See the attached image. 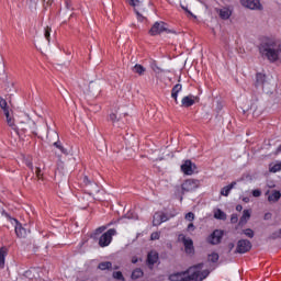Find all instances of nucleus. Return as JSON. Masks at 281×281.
<instances>
[{"instance_id": "nucleus-48", "label": "nucleus", "mask_w": 281, "mask_h": 281, "mask_svg": "<svg viewBox=\"0 0 281 281\" xmlns=\"http://www.w3.org/2000/svg\"><path fill=\"white\" fill-rule=\"evenodd\" d=\"M138 261H139V259H137V257H133L132 258V263L133 265H137Z\"/></svg>"}, {"instance_id": "nucleus-43", "label": "nucleus", "mask_w": 281, "mask_h": 281, "mask_svg": "<svg viewBox=\"0 0 281 281\" xmlns=\"http://www.w3.org/2000/svg\"><path fill=\"white\" fill-rule=\"evenodd\" d=\"M35 173H36L37 179H43V173H41V168L37 167L35 170Z\"/></svg>"}, {"instance_id": "nucleus-15", "label": "nucleus", "mask_w": 281, "mask_h": 281, "mask_svg": "<svg viewBox=\"0 0 281 281\" xmlns=\"http://www.w3.org/2000/svg\"><path fill=\"white\" fill-rule=\"evenodd\" d=\"M83 183L85 186H90L88 194H93V192H100V190L98 189V184L95 182H91V180H89V177H83Z\"/></svg>"}, {"instance_id": "nucleus-29", "label": "nucleus", "mask_w": 281, "mask_h": 281, "mask_svg": "<svg viewBox=\"0 0 281 281\" xmlns=\"http://www.w3.org/2000/svg\"><path fill=\"white\" fill-rule=\"evenodd\" d=\"M109 120L113 124H115V122H120V117H117V111L110 113Z\"/></svg>"}, {"instance_id": "nucleus-53", "label": "nucleus", "mask_w": 281, "mask_h": 281, "mask_svg": "<svg viewBox=\"0 0 281 281\" xmlns=\"http://www.w3.org/2000/svg\"><path fill=\"white\" fill-rule=\"evenodd\" d=\"M104 229H106V227H99L97 232H104Z\"/></svg>"}, {"instance_id": "nucleus-34", "label": "nucleus", "mask_w": 281, "mask_h": 281, "mask_svg": "<svg viewBox=\"0 0 281 281\" xmlns=\"http://www.w3.org/2000/svg\"><path fill=\"white\" fill-rule=\"evenodd\" d=\"M210 262H218V254L213 252L209 256Z\"/></svg>"}, {"instance_id": "nucleus-14", "label": "nucleus", "mask_w": 281, "mask_h": 281, "mask_svg": "<svg viewBox=\"0 0 281 281\" xmlns=\"http://www.w3.org/2000/svg\"><path fill=\"white\" fill-rule=\"evenodd\" d=\"M266 195H268L269 203H278L281 198V193L278 190L268 191Z\"/></svg>"}, {"instance_id": "nucleus-37", "label": "nucleus", "mask_w": 281, "mask_h": 281, "mask_svg": "<svg viewBox=\"0 0 281 281\" xmlns=\"http://www.w3.org/2000/svg\"><path fill=\"white\" fill-rule=\"evenodd\" d=\"M130 5H133V8H137L142 2L139 0H127Z\"/></svg>"}, {"instance_id": "nucleus-27", "label": "nucleus", "mask_w": 281, "mask_h": 281, "mask_svg": "<svg viewBox=\"0 0 281 281\" xmlns=\"http://www.w3.org/2000/svg\"><path fill=\"white\" fill-rule=\"evenodd\" d=\"M161 212H157V213H155L154 214V220H153V225L154 226H156L157 227V225H161V221H162V218H161Z\"/></svg>"}, {"instance_id": "nucleus-11", "label": "nucleus", "mask_w": 281, "mask_h": 281, "mask_svg": "<svg viewBox=\"0 0 281 281\" xmlns=\"http://www.w3.org/2000/svg\"><path fill=\"white\" fill-rule=\"evenodd\" d=\"M15 223V234L18 236V238H25L27 236V228L23 227V225H21V223H19V221L13 220Z\"/></svg>"}, {"instance_id": "nucleus-42", "label": "nucleus", "mask_w": 281, "mask_h": 281, "mask_svg": "<svg viewBox=\"0 0 281 281\" xmlns=\"http://www.w3.org/2000/svg\"><path fill=\"white\" fill-rule=\"evenodd\" d=\"M43 3H44V8H49V5L54 3V0H43Z\"/></svg>"}, {"instance_id": "nucleus-41", "label": "nucleus", "mask_w": 281, "mask_h": 281, "mask_svg": "<svg viewBox=\"0 0 281 281\" xmlns=\"http://www.w3.org/2000/svg\"><path fill=\"white\" fill-rule=\"evenodd\" d=\"M231 223H233V224L238 223V215H237V214H232V216H231Z\"/></svg>"}, {"instance_id": "nucleus-25", "label": "nucleus", "mask_w": 281, "mask_h": 281, "mask_svg": "<svg viewBox=\"0 0 281 281\" xmlns=\"http://www.w3.org/2000/svg\"><path fill=\"white\" fill-rule=\"evenodd\" d=\"M133 71L134 74H138V76H144V74H146V68H144V66L136 64L133 67Z\"/></svg>"}, {"instance_id": "nucleus-9", "label": "nucleus", "mask_w": 281, "mask_h": 281, "mask_svg": "<svg viewBox=\"0 0 281 281\" xmlns=\"http://www.w3.org/2000/svg\"><path fill=\"white\" fill-rule=\"evenodd\" d=\"M158 261H159V254L157 251L151 250L150 252H148L146 262L149 269H153V267H155V265H157Z\"/></svg>"}, {"instance_id": "nucleus-7", "label": "nucleus", "mask_w": 281, "mask_h": 281, "mask_svg": "<svg viewBox=\"0 0 281 281\" xmlns=\"http://www.w3.org/2000/svg\"><path fill=\"white\" fill-rule=\"evenodd\" d=\"M196 188H199V180L188 179L182 183L183 192H193Z\"/></svg>"}, {"instance_id": "nucleus-40", "label": "nucleus", "mask_w": 281, "mask_h": 281, "mask_svg": "<svg viewBox=\"0 0 281 281\" xmlns=\"http://www.w3.org/2000/svg\"><path fill=\"white\" fill-rule=\"evenodd\" d=\"M160 234L158 232L151 233L150 240H159Z\"/></svg>"}, {"instance_id": "nucleus-50", "label": "nucleus", "mask_w": 281, "mask_h": 281, "mask_svg": "<svg viewBox=\"0 0 281 281\" xmlns=\"http://www.w3.org/2000/svg\"><path fill=\"white\" fill-rule=\"evenodd\" d=\"M236 211H237V212H243V205L238 204V205L236 206Z\"/></svg>"}, {"instance_id": "nucleus-57", "label": "nucleus", "mask_w": 281, "mask_h": 281, "mask_svg": "<svg viewBox=\"0 0 281 281\" xmlns=\"http://www.w3.org/2000/svg\"><path fill=\"white\" fill-rule=\"evenodd\" d=\"M21 131H25V127H21Z\"/></svg>"}, {"instance_id": "nucleus-26", "label": "nucleus", "mask_w": 281, "mask_h": 281, "mask_svg": "<svg viewBox=\"0 0 281 281\" xmlns=\"http://www.w3.org/2000/svg\"><path fill=\"white\" fill-rule=\"evenodd\" d=\"M139 278H144V271L139 268H136L132 272V280H139Z\"/></svg>"}, {"instance_id": "nucleus-1", "label": "nucleus", "mask_w": 281, "mask_h": 281, "mask_svg": "<svg viewBox=\"0 0 281 281\" xmlns=\"http://www.w3.org/2000/svg\"><path fill=\"white\" fill-rule=\"evenodd\" d=\"M203 263H199L198 266H193L189 268L184 272H179L172 274L170 280L172 281H204L207 276H210L209 270H202Z\"/></svg>"}, {"instance_id": "nucleus-51", "label": "nucleus", "mask_w": 281, "mask_h": 281, "mask_svg": "<svg viewBox=\"0 0 281 281\" xmlns=\"http://www.w3.org/2000/svg\"><path fill=\"white\" fill-rule=\"evenodd\" d=\"M182 10H186L188 12V14H190L192 16V12H190L186 7L181 5Z\"/></svg>"}, {"instance_id": "nucleus-19", "label": "nucleus", "mask_w": 281, "mask_h": 281, "mask_svg": "<svg viewBox=\"0 0 281 281\" xmlns=\"http://www.w3.org/2000/svg\"><path fill=\"white\" fill-rule=\"evenodd\" d=\"M265 82H267V76H265L262 72H258L256 75V82L255 86L257 87H265Z\"/></svg>"}, {"instance_id": "nucleus-46", "label": "nucleus", "mask_w": 281, "mask_h": 281, "mask_svg": "<svg viewBox=\"0 0 281 281\" xmlns=\"http://www.w3.org/2000/svg\"><path fill=\"white\" fill-rule=\"evenodd\" d=\"M161 223H166L168 221V216L165 213H161Z\"/></svg>"}, {"instance_id": "nucleus-12", "label": "nucleus", "mask_w": 281, "mask_h": 281, "mask_svg": "<svg viewBox=\"0 0 281 281\" xmlns=\"http://www.w3.org/2000/svg\"><path fill=\"white\" fill-rule=\"evenodd\" d=\"M223 238V232L222 231H214L213 234L207 238V241L211 245H218Z\"/></svg>"}, {"instance_id": "nucleus-36", "label": "nucleus", "mask_w": 281, "mask_h": 281, "mask_svg": "<svg viewBox=\"0 0 281 281\" xmlns=\"http://www.w3.org/2000/svg\"><path fill=\"white\" fill-rule=\"evenodd\" d=\"M281 164H277L270 168V172H280Z\"/></svg>"}, {"instance_id": "nucleus-17", "label": "nucleus", "mask_w": 281, "mask_h": 281, "mask_svg": "<svg viewBox=\"0 0 281 281\" xmlns=\"http://www.w3.org/2000/svg\"><path fill=\"white\" fill-rule=\"evenodd\" d=\"M50 135L52 137H54V139H57V142L53 143V146L57 147L58 150H60V153H63L64 155H67V149L63 147V145L60 144V140H58V133L53 132Z\"/></svg>"}, {"instance_id": "nucleus-23", "label": "nucleus", "mask_w": 281, "mask_h": 281, "mask_svg": "<svg viewBox=\"0 0 281 281\" xmlns=\"http://www.w3.org/2000/svg\"><path fill=\"white\" fill-rule=\"evenodd\" d=\"M214 218H217V221H227V214H225L221 209H217L214 212Z\"/></svg>"}, {"instance_id": "nucleus-30", "label": "nucleus", "mask_w": 281, "mask_h": 281, "mask_svg": "<svg viewBox=\"0 0 281 281\" xmlns=\"http://www.w3.org/2000/svg\"><path fill=\"white\" fill-rule=\"evenodd\" d=\"M112 278H114V280L125 281L124 274H122V271H115V272H113V273H112Z\"/></svg>"}, {"instance_id": "nucleus-32", "label": "nucleus", "mask_w": 281, "mask_h": 281, "mask_svg": "<svg viewBox=\"0 0 281 281\" xmlns=\"http://www.w3.org/2000/svg\"><path fill=\"white\" fill-rule=\"evenodd\" d=\"M243 234H245V236H247L248 238H254V236H255L254 229H251V228L244 229Z\"/></svg>"}, {"instance_id": "nucleus-13", "label": "nucleus", "mask_w": 281, "mask_h": 281, "mask_svg": "<svg viewBox=\"0 0 281 281\" xmlns=\"http://www.w3.org/2000/svg\"><path fill=\"white\" fill-rule=\"evenodd\" d=\"M196 100H199V98H196V97H194L192 94H189V95L182 98L181 104H182V106L188 109V108L194 105L196 103Z\"/></svg>"}, {"instance_id": "nucleus-31", "label": "nucleus", "mask_w": 281, "mask_h": 281, "mask_svg": "<svg viewBox=\"0 0 281 281\" xmlns=\"http://www.w3.org/2000/svg\"><path fill=\"white\" fill-rule=\"evenodd\" d=\"M50 35H52V27L46 26L45 30H44V36H45L48 44H49Z\"/></svg>"}, {"instance_id": "nucleus-54", "label": "nucleus", "mask_w": 281, "mask_h": 281, "mask_svg": "<svg viewBox=\"0 0 281 281\" xmlns=\"http://www.w3.org/2000/svg\"><path fill=\"white\" fill-rule=\"evenodd\" d=\"M244 203H249V198H243Z\"/></svg>"}, {"instance_id": "nucleus-56", "label": "nucleus", "mask_w": 281, "mask_h": 281, "mask_svg": "<svg viewBox=\"0 0 281 281\" xmlns=\"http://www.w3.org/2000/svg\"><path fill=\"white\" fill-rule=\"evenodd\" d=\"M113 269L117 270V269H120V266H114V268H113Z\"/></svg>"}, {"instance_id": "nucleus-5", "label": "nucleus", "mask_w": 281, "mask_h": 281, "mask_svg": "<svg viewBox=\"0 0 281 281\" xmlns=\"http://www.w3.org/2000/svg\"><path fill=\"white\" fill-rule=\"evenodd\" d=\"M162 32H170L165 22H156L149 30L150 36H157L158 34H162Z\"/></svg>"}, {"instance_id": "nucleus-47", "label": "nucleus", "mask_w": 281, "mask_h": 281, "mask_svg": "<svg viewBox=\"0 0 281 281\" xmlns=\"http://www.w3.org/2000/svg\"><path fill=\"white\" fill-rule=\"evenodd\" d=\"M26 166H27L31 170H34V166L32 165V161H26Z\"/></svg>"}, {"instance_id": "nucleus-52", "label": "nucleus", "mask_w": 281, "mask_h": 281, "mask_svg": "<svg viewBox=\"0 0 281 281\" xmlns=\"http://www.w3.org/2000/svg\"><path fill=\"white\" fill-rule=\"evenodd\" d=\"M228 249H229V251H232V249H234V243L228 244Z\"/></svg>"}, {"instance_id": "nucleus-3", "label": "nucleus", "mask_w": 281, "mask_h": 281, "mask_svg": "<svg viewBox=\"0 0 281 281\" xmlns=\"http://www.w3.org/2000/svg\"><path fill=\"white\" fill-rule=\"evenodd\" d=\"M178 240L179 243L183 244L186 254H189V255L194 254V241H192V238L187 237L183 234H180L178 236Z\"/></svg>"}, {"instance_id": "nucleus-38", "label": "nucleus", "mask_w": 281, "mask_h": 281, "mask_svg": "<svg viewBox=\"0 0 281 281\" xmlns=\"http://www.w3.org/2000/svg\"><path fill=\"white\" fill-rule=\"evenodd\" d=\"M184 218L186 221H190V222L194 221V213L192 212L187 213Z\"/></svg>"}, {"instance_id": "nucleus-10", "label": "nucleus", "mask_w": 281, "mask_h": 281, "mask_svg": "<svg viewBox=\"0 0 281 281\" xmlns=\"http://www.w3.org/2000/svg\"><path fill=\"white\" fill-rule=\"evenodd\" d=\"M181 170L186 175H194V170H196V165L192 164L191 160H186L181 166Z\"/></svg>"}, {"instance_id": "nucleus-24", "label": "nucleus", "mask_w": 281, "mask_h": 281, "mask_svg": "<svg viewBox=\"0 0 281 281\" xmlns=\"http://www.w3.org/2000/svg\"><path fill=\"white\" fill-rule=\"evenodd\" d=\"M220 16H221V19L227 20L232 16V11L227 8L221 9Z\"/></svg>"}, {"instance_id": "nucleus-28", "label": "nucleus", "mask_w": 281, "mask_h": 281, "mask_svg": "<svg viewBox=\"0 0 281 281\" xmlns=\"http://www.w3.org/2000/svg\"><path fill=\"white\" fill-rule=\"evenodd\" d=\"M113 267V263H111L110 261H103L101 263H99L98 268L101 270V271H106V269H112Z\"/></svg>"}, {"instance_id": "nucleus-2", "label": "nucleus", "mask_w": 281, "mask_h": 281, "mask_svg": "<svg viewBox=\"0 0 281 281\" xmlns=\"http://www.w3.org/2000/svg\"><path fill=\"white\" fill-rule=\"evenodd\" d=\"M259 53L262 58H267L270 63H276L281 58V44L276 40L266 38L259 45Z\"/></svg>"}, {"instance_id": "nucleus-4", "label": "nucleus", "mask_w": 281, "mask_h": 281, "mask_svg": "<svg viewBox=\"0 0 281 281\" xmlns=\"http://www.w3.org/2000/svg\"><path fill=\"white\" fill-rule=\"evenodd\" d=\"M117 234V231L115 228H110L108 232H105L103 235H101L99 239V245L101 247H109L110 243L113 240V236Z\"/></svg>"}, {"instance_id": "nucleus-18", "label": "nucleus", "mask_w": 281, "mask_h": 281, "mask_svg": "<svg viewBox=\"0 0 281 281\" xmlns=\"http://www.w3.org/2000/svg\"><path fill=\"white\" fill-rule=\"evenodd\" d=\"M183 89V87L180 83H177L172 90H171V98H173L176 104L179 102L178 98H179V93H181V90Z\"/></svg>"}, {"instance_id": "nucleus-22", "label": "nucleus", "mask_w": 281, "mask_h": 281, "mask_svg": "<svg viewBox=\"0 0 281 281\" xmlns=\"http://www.w3.org/2000/svg\"><path fill=\"white\" fill-rule=\"evenodd\" d=\"M236 186V182H232L231 184L224 187L221 190V194L222 196H229V192H232V190H234V187Z\"/></svg>"}, {"instance_id": "nucleus-55", "label": "nucleus", "mask_w": 281, "mask_h": 281, "mask_svg": "<svg viewBox=\"0 0 281 281\" xmlns=\"http://www.w3.org/2000/svg\"><path fill=\"white\" fill-rule=\"evenodd\" d=\"M31 3H34V5H36V3H38V0H30Z\"/></svg>"}, {"instance_id": "nucleus-44", "label": "nucleus", "mask_w": 281, "mask_h": 281, "mask_svg": "<svg viewBox=\"0 0 281 281\" xmlns=\"http://www.w3.org/2000/svg\"><path fill=\"white\" fill-rule=\"evenodd\" d=\"M135 12H136L138 21H143L144 16L142 14H139V11H137V9H135Z\"/></svg>"}, {"instance_id": "nucleus-45", "label": "nucleus", "mask_w": 281, "mask_h": 281, "mask_svg": "<svg viewBox=\"0 0 281 281\" xmlns=\"http://www.w3.org/2000/svg\"><path fill=\"white\" fill-rule=\"evenodd\" d=\"M188 232H194V224L190 223L187 227Z\"/></svg>"}, {"instance_id": "nucleus-39", "label": "nucleus", "mask_w": 281, "mask_h": 281, "mask_svg": "<svg viewBox=\"0 0 281 281\" xmlns=\"http://www.w3.org/2000/svg\"><path fill=\"white\" fill-rule=\"evenodd\" d=\"M252 196L258 199V196H262V191L260 189L252 190Z\"/></svg>"}, {"instance_id": "nucleus-35", "label": "nucleus", "mask_w": 281, "mask_h": 281, "mask_svg": "<svg viewBox=\"0 0 281 281\" xmlns=\"http://www.w3.org/2000/svg\"><path fill=\"white\" fill-rule=\"evenodd\" d=\"M270 238H271L272 240H276L277 238H281V229L276 231L274 233H272V234L270 235Z\"/></svg>"}, {"instance_id": "nucleus-21", "label": "nucleus", "mask_w": 281, "mask_h": 281, "mask_svg": "<svg viewBox=\"0 0 281 281\" xmlns=\"http://www.w3.org/2000/svg\"><path fill=\"white\" fill-rule=\"evenodd\" d=\"M249 218H251V211L244 210L243 215L239 220V225H245Z\"/></svg>"}, {"instance_id": "nucleus-8", "label": "nucleus", "mask_w": 281, "mask_h": 281, "mask_svg": "<svg viewBox=\"0 0 281 281\" xmlns=\"http://www.w3.org/2000/svg\"><path fill=\"white\" fill-rule=\"evenodd\" d=\"M241 5H244V8H248V10H262L260 0H241Z\"/></svg>"}, {"instance_id": "nucleus-20", "label": "nucleus", "mask_w": 281, "mask_h": 281, "mask_svg": "<svg viewBox=\"0 0 281 281\" xmlns=\"http://www.w3.org/2000/svg\"><path fill=\"white\" fill-rule=\"evenodd\" d=\"M5 256H8V248H0V269L5 267Z\"/></svg>"}, {"instance_id": "nucleus-6", "label": "nucleus", "mask_w": 281, "mask_h": 281, "mask_svg": "<svg viewBox=\"0 0 281 281\" xmlns=\"http://www.w3.org/2000/svg\"><path fill=\"white\" fill-rule=\"evenodd\" d=\"M251 250V241L247 239H240L237 241L235 254H247Z\"/></svg>"}, {"instance_id": "nucleus-33", "label": "nucleus", "mask_w": 281, "mask_h": 281, "mask_svg": "<svg viewBox=\"0 0 281 281\" xmlns=\"http://www.w3.org/2000/svg\"><path fill=\"white\" fill-rule=\"evenodd\" d=\"M0 108L3 110V113H5V111H9L8 101H5V99H0Z\"/></svg>"}, {"instance_id": "nucleus-16", "label": "nucleus", "mask_w": 281, "mask_h": 281, "mask_svg": "<svg viewBox=\"0 0 281 281\" xmlns=\"http://www.w3.org/2000/svg\"><path fill=\"white\" fill-rule=\"evenodd\" d=\"M4 115L7 119L8 126H10V128L15 131V133H19V127H16V125L14 124V119H12V116H10V110H5Z\"/></svg>"}, {"instance_id": "nucleus-49", "label": "nucleus", "mask_w": 281, "mask_h": 281, "mask_svg": "<svg viewBox=\"0 0 281 281\" xmlns=\"http://www.w3.org/2000/svg\"><path fill=\"white\" fill-rule=\"evenodd\" d=\"M269 218H271V213H266L265 214V221H269Z\"/></svg>"}]
</instances>
